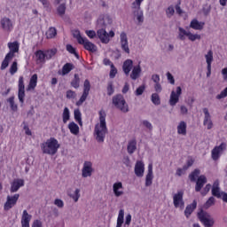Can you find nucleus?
<instances>
[{
	"label": "nucleus",
	"mask_w": 227,
	"mask_h": 227,
	"mask_svg": "<svg viewBox=\"0 0 227 227\" xmlns=\"http://www.w3.org/2000/svg\"><path fill=\"white\" fill-rule=\"evenodd\" d=\"M8 47L11 51V52H9V54L14 55L15 52H19V43L18 42L9 43Z\"/></svg>",
	"instance_id": "obj_37"
},
{
	"label": "nucleus",
	"mask_w": 227,
	"mask_h": 227,
	"mask_svg": "<svg viewBox=\"0 0 227 227\" xmlns=\"http://www.w3.org/2000/svg\"><path fill=\"white\" fill-rule=\"evenodd\" d=\"M213 205H215V198L210 197L205 203L204 207L205 208H210Z\"/></svg>",
	"instance_id": "obj_52"
},
{
	"label": "nucleus",
	"mask_w": 227,
	"mask_h": 227,
	"mask_svg": "<svg viewBox=\"0 0 227 227\" xmlns=\"http://www.w3.org/2000/svg\"><path fill=\"white\" fill-rule=\"evenodd\" d=\"M13 59V53H8L2 62L1 65V70H5V68H8V65H10V61Z\"/></svg>",
	"instance_id": "obj_30"
},
{
	"label": "nucleus",
	"mask_w": 227,
	"mask_h": 227,
	"mask_svg": "<svg viewBox=\"0 0 227 227\" xmlns=\"http://www.w3.org/2000/svg\"><path fill=\"white\" fill-rule=\"evenodd\" d=\"M173 203L175 208H181V210H184V207H185V202L184 201L183 191H178L173 195Z\"/></svg>",
	"instance_id": "obj_8"
},
{
	"label": "nucleus",
	"mask_w": 227,
	"mask_h": 227,
	"mask_svg": "<svg viewBox=\"0 0 227 227\" xmlns=\"http://www.w3.org/2000/svg\"><path fill=\"white\" fill-rule=\"evenodd\" d=\"M18 86L19 90H26V86L24 85V76H20Z\"/></svg>",
	"instance_id": "obj_62"
},
{
	"label": "nucleus",
	"mask_w": 227,
	"mask_h": 227,
	"mask_svg": "<svg viewBox=\"0 0 227 227\" xmlns=\"http://www.w3.org/2000/svg\"><path fill=\"white\" fill-rule=\"evenodd\" d=\"M19 198H20V195L18 193L14 194L13 196H7V200L4 204V210H10V208H13V207L17 205Z\"/></svg>",
	"instance_id": "obj_11"
},
{
	"label": "nucleus",
	"mask_w": 227,
	"mask_h": 227,
	"mask_svg": "<svg viewBox=\"0 0 227 227\" xmlns=\"http://www.w3.org/2000/svg\"><path fill=\"white\" fill-rule=\"evenodd\" d=\"M71 86L75 90L81 86V78L77 74H74V79L71 81Z\"/></svg>",
	"instance_id": "obj_35"
},
{
	"label": "nucleus",
	"mask_w": 227,
	"mask_h": 227,
	"mask_svg": "<svg viewBox=\"0 0 227 227\" xmlns=\"http://www.w3.org/2000/svg\"><path fill=\"white\" fill-rule=\"evenodd\" d=\"M127 150L129 155H132V153H134V152L137 150V142L136 141V139L130 140L128 143Z\"/></svg>",
	"instance_id": "obj_27"
},
{
	"label": "nucleus",
	"mask_w": 227,
	"mask_h": 227,
	"mask_svg": "<svg viewBox=\"0 0 227 227\" xmlns=\"http://www.w3.org/2000/svg\"><path fill=\"white\" fill-rule=\"evenodd\" d=\"M186 114H189V109L187 108V106L182 105L180 106V115L186 116Z\"/></svg>",
	"instance_id": "obj_58"
},
{
	"label": "nucleus",
	"mask_w": 227,
	"mask_h": 227,
	"mask_svg": "<svg viewBox=\"0 0 227 227\" xmlns=\"http://www.w3.org/2000/svg\"><path fill=\"white\" fill-rule=\"evenodd\" d=\"M139 75H141V66H135L131 71L130 78L136 81V79H138Z\"/></svg>",
	"instance_id": "obj_29"
},
{
	"label": "nucleus",
	"mask_w": 227,
	"mask_h": 227,
	"mask_svg": "<svg viewBox=\"0 0 227 227\" xmlns=\"http://www.w3.org/2000/svg\"><path fill=\"white\" fill-rule=\"evenodd\" d=\"M0 25L2 29H4L6 33H10L11 31L13 30V21L10 20V18H3L0 20Z\"/></svg>",
	"instance_id": "obj_12"
},
{
	"label": "nucleus",
	"mask_w": 227,
	"mask_h": 227,
	"mask_svg": "<svg viewBox=\"0 0 227 227\" xmlns=\"http://www.w3.org/2000/svg\"><path fill=\"white\" fill-rule=\"evenodd\" d=\"M180 95H182V87H176V91L172 90L170 94V98H169V105L172 107H175L176 104H178L180 100Z\"/></svg>",
	"instance_id": "obj_9"
},
{
	"label": "nucleus",
	"mask_w": 227,
	"mask_h": 227,
	"mask_svg": "<svg viewBox=\"0 0 227 227\" xmlns=\"http://www.w3.org/2000/svg\"><path fill=\"white\" fill-rule=\"evenodd\" d=\"M38 82V74H35L32 75L30 78L28 86H27V90H35L36 88V84Z\"/></svg>",
	"instance_id": "obj_28"
},
{
	"label": "nucleus",
	"mask_w": 227,
	"mask_h": 227,
	"mask_svg": "<svg viewBox=\"0 0 227 227\" xmlns=\"http://www.w3.org/2000/svg\"><path fill=\"white\" fill-rule=\"evenodd\" d=\"M123 217H125V210L121 209L119 211L116 227H121L122 226V224H123Z\"/></svg>",
	"instance_id": "obj_39"
},
{
	"label": "nucleus",
	"mask_w": 227,
	"mask_h": 227,
	"mask_svg": "<svg viewBox=\"0 0 227 227\" xmlns=\"http://www.w3.org/2000/svg\"><path fill=\"white\" fill-rule=\"evenodd\" d=\"M90 90H91V83H90L89 80H85L83 83V93H90Z\"/></svg>",
	"instance_id": "obj_53"
},
{
	"label": "nucleus",
	"mask_w": 227,
	"mask_h": 227,
	"mask_svg": "<svg viewBox=\"0 0 227 227\" xmlns=\"http://www.w3.org/2000/svg\"><path fill=\"white\" fill-rule=\"evenodd\" d=\"M143 93H145V85L139 86L135 91L137 97L143 95Z\"/></svg>",
	"instance_id": "obj_60"
},
{
	"label": "nucleus",
	"mask_w": 227,
	"mask_h": 227,
	"mask_svg": "<svg viewBox=\"0 0 227 227\" xmlns=\"http://www.w3.org/2000/svg\"><path fill=\"white\" fill-rule=\"evenodd\" d=\"M207 184V176L201 175L197 178L195 191L196 192H200L201 189H203V185Z\"/></svg>",
	"instance_id": "obj_18"
},
{
	"label": "nucleus",
	"mask_w": 227,
	"mask_h": 227,
	"mask_svg": "<svg viewBox=\"0 0 227 227\" xmlns=\"http://www.w3.org/2000/svg\"><path fill=\"white\" fill-rule=\"evenodd\" d=\"M203 113H204L203 125L207 127V130H210V129L214 127V123L212 122V116L210 115V112H208V108H203Z\"/></svg>",
	"instance_id": "obj_14"
},
{
	"label": "nucleus",
	"mask_w": 227,
	"mask_h": 227,
	"mask_svg": "<svg viewBox=\"0 0 227 227\" xmlns=\"http://www.w3.org/2000/svg\"><path fill=\"white\" fill-rule=\"evenodd\" d=\"M153 182V174L147 173L145 176V187H150Z\"/></svg>",
	"instance_id": "obj_47"
},
{
	"label": "nucleus",
	"mask_w": 227,
	"mask_h": 227,
	"mask_svg": "<svg viewBox=\"0 0 227 227\" xmlns=\"http://www.w3.org/2000/svg\"><path fill=\"white\" fill-rule=\"evenodd\" d=\"M145 0H135L131 4V10L133 12L134 17H137V22L143 24L145 22V16L143 15V11L141 10V3Z\"/></svg>",
	"instance_id": "obj_4"
},
{
	"label": "nucleus",
	"mask_w": 227,
	"mask_h": 227,
	"mask_svg": "<svg viewBox=\"0 0 227 227\" xmlns=\"http://www.w3.org/2000/svg\"><path fill=\"white\" fill-rule=\"evenodd\" d=\"M210 189H212V185L210 184H207L205 188L203 189V191L200 192V194L202 196H207V194H208V192H210Z\"/></svg>",
	"instance_id": "obj_59"
},
{
	"label": "nucleus",
	"mask_w": 227,
	"mask_h": 227,
	"mask_svg": "<svg viewBox=\"0 0 227 227\" xmlns=\"http://www.w3.org/2000/svg\"><path fill=\"white\" fill-rule=\"evenodd\" d=\"M17 70H19V68L17 67V62L14 61L10 67L11 75L17 74Z\"/></svg>",
	"instance_id": "obj_56"
},
{
	"label": "nucleus",
	"mask_w": 227,
	"mask_h": 227,
	"mask_svg": "<svg viewBox=\"0 0 227 227\" xmlns=\"http://www.w3.org/2000/svg\"><path fill=\"white\" fill-rule=\"evenodd\" d=\"M60 146L58 139L54 137H51L47 139L46 142L41 144L42 152L43 153H46V155H56Z\"/></svg>",
	"instance_id": "obj_2"
},
{
	"label": "nucleus",
	"mask_w": 227,
	"mask_h": 227,
	"mask_svg": "<svg viewBox=\"0 0 227 227\" xmlns=\"http://www.w3.org/2000/svg\"><path fill=\"white\" fill-rule=\"evenodd\" d=\"M166 15L168 19H171V17L175 15V8L173 6L168 7V9L166 10Z\"/></svg>",
	"instance_id": "obj_55"
},
{
	"label": "nucleus",
	"mask_w": 227,
	"mask_h": 227,
	"mask_svg": "<svg viewBox=\"0 0 227 227\" xmlns=\"http://www.w3.org/2000/svg\"><path fill=\"white\" fill-rule=\"evenodd\" d=\"M185 36H189V31L185 30L182 27H179L177 39L184 42L185 40Z\"/></svg>",
	"instance_id": "obj_31"
},
{
	"label": "nucleus",
	"mask_w": 227,
	"mask_h": 227,
	"mask_svg": "<svg viewBox=\"0 0 227 227\" xmlns=\"http://www.w3.org/2000/svg\"><path fill=\"white\" fill-rule=\"evenodd\" d=\"M196 207H198V202L196 200H193L192 204L188 205L184 210L185 217L189 218L191 214L196 210Z\"/></svg>",
	"instance_id": "obj_25"
},
{
	"label": "nucleus",
	"mask_w": 227,
	"mask_h": 227,
	"mask_svg": "<svg viewBox=\"0 0 227 227\" xmlns=\"http://www.w3.org/2000/svg\"><path fill=\"white\" fill-rule=\"evenodd\" d=\"M68 129L74 136H77L79 134V125H77L75 122H70L68 124Z\"/></svg>",
	"instance_id": "obj_34"
},
{
	"label": "nucleus",
	"mask_w": 227,
	"mask_h": 227,
	"mask_svg": "<svg viewBox=\"0 0 227 227\" xmlns=\"http://www.w3.org/2000/svg\"><path fill=\"white\" fill-rule=\"evenodd\" d=\"M120 45L123 52L130 54V48H129V37H127V33L125 32H121L120 35Z\"/></svg>",
	"instance_id": "obj_10"
},
{
	"label": "nucleus",
	"mask_w": 227,
	"mask_h": 227,
	"mask_svg": "<svg viewBox=\"0 0 227 227\" xmlns=\"http://www.w3.org/2000/svg\"><path fill=\"white\" fill-rule=\"evenodd\" d=\"M116 74H118V69L114 67V65H112L111 70H110V78L114 79L116 77Z\"/></svg>",
	"instance_id": "obj_57"
},
{
	"label": "nucleus",
	"mask_w": 227,
	"mask_h": 227,
	"mask_svg": "<svg viewBox=\"0 0 227 227\" xmlns=\"http://www.w3.org/2000/svg\"><path fill=\"white\" fill-rule=\"evenodd\" d=\"M67 51L70 52V54H74L75 58L79 59V54L75 51V48L72 46V44H67Z\"/></svg>",
	"instance_id": "obj_50"
},
{
	"label": "nucleus",
	"mask_w": 227,
	"mask_h": 227,
	"mask_svg": "<svg viewBox=\"0 0 227 227\" xmlns=\"http://www.w3.org/2000/svg\"><path fill=\"white\" fill-rule=\"evenodd\" d=\"M73 68H74V64H72V63L65 64L62 67L61 75H67V74H70V72H72Z\"/></svg>",
	"instance_id": "obj_36"
},
{
	"label": "nucleus",
	"mask_w": 227,
	"mask_h": 227,
	"mask_svg": "<svg viewBox=\"0 0 227 227\" xmlns=\"http://www.w3.org/2000/svg\"><path fill=\"white\" fill-rule=\"evenodd\" d=\"M198 217L205 227H214L215 220L208 213H199Z\"/></svg>",
	"instance_id": "obj_7"
},
{
	"label": "nucleus",
	"mask_w": 227,
	"mask_h": 227,
	"mask_svg": "<svg viewBox=\"0 0 227 227\" xmlns=\"http://www.w3.org/2000/svg\"><path fill=\"white\" fill-rule=\"evenodd\" d=\"M57 52H58L57 49H51V50L46 51L44 52L46 59H52V58H54V56H56Z\"/></svg>",
	"instance_id": "obj_42"
},
{
	"label": "nucleus",
	"mask_w": 227,
	"mask_h": 227,
	"mask_svg": "<svg viewBox=\"0 0 227 227\" xmlns=\"http://www.w3.org/2000/svg\"><path fill=\"white\" fill-rule=\"evenodd\" d=\"M73 36L77 40L80 45H83L86 51H89L90 52H97V46L90 42L88 38L81 36V31L74 30Z\"/></svg>",
	"instance_id": "obj_3"
},
{
	"label": "nucleus",
	"mask_w": 227,
	"mask_h": 227,
	"mask_svg": "<svg viewBox=\"0 0 227 227\" xmlns=\"http://www.w3.org/2000/svg\"><path fill=\"white\" fill-rule=\"evenodd\" d=\"M20 187H24V180L14 179L11 184V192H17V191H19Z\"/></svg>",
	"instance_id": "obj_17"
},
{
	"label": "nucleus",
	"mask_w": 227,
	"mask_h": 227,
	"mask_svg": "<svg viewBox=\"0 0 227 227\" xmlns=\"http://www.w3.org/2000/svg\"><path fill=\"white\" fill-rule=\"evenodd\" d=\"M67 12V5L65 4H61L57 8V13L59 17H63Z\"/></svg>",
	"instance_id": "obj_43"
},
{
	"label": "nucleus",
	"mask_w": 227,
	"mask_h": 227,
	"mask_svg": "<svg viewBox=\"0 0 227 227\" xmlns=\"http://www.w3.org/2000/svg\"><path fill=\"white\" fill-rule=\"evenodd\" d=\"M114 93V87H113V82H109L107 86V95L111 97Z\"/></svg>",
	"instance_id": "obj_63"
},
{
	"label": "nucleus",
	"mask_w": 227,
	"mask_h": 227,
	"mask_svg": "<svg viewBox=\"0 0 227 227\" xmlns=\"http://www.w3.org/2000/svg\"><path fill=\"white\" fill-rule=\"evenodd\" d=\"M135 175L142 177L145 175V163L143 161H137L135 165Z\"/></svg>",
	"instance_id": "obj_19"
},
{
	"label": "nucleus",
	"mask_w": 227,
	"mask_h": 227,
	"mask_svg": "<svg viewBox=\"0 0 227 227\" xmlns=\"http://www.w3.org/2000/svg\"><path fill=\"white\" fill-rule=\"evenodd\" d=\"M201 171L200 169H194V171H192L190 175H189V178L191 180V182H196L197 178H200V175Z\"/></svg>",
	"instance_id": "obj_40"
},
{
	"label": "nucleus",
	"mask_w": 227,
	"mask_h": 227,
	"mask_svg": "<svg viewBox=\"0 0 227 227\" xmlns=\"http://www.w3.org/2000/svg\"><path fill=\"white\" fill-rule=\"evenodd\" d=\"M26 97V90L25 89L19 90L18 92V98L21 104H24V98Z\"/></svg>",
	"instance_id": "obj_49"
},
{
	"label": "nucleus",
	"mask_w": 227,
	"mask_h": 227,
	"mask_svg": "<svg viewBox=\"0 0 227 227\" xmlns=\"http://www.w3.org/2000/svg\"><path fill=\"white\" fill-rule=\"evenodd\" d=\"M88 95H90V93L83 92L80 99L76 102V106H82V104L86 102V99L88 98Z\"/></svg>",
	"instance_id": "obj_48"
},
{
	"label": "nucleus",
	"mask_w": 227,
	"mask_h": 227,
	"mask_svg": "<svg viewBox=\"0 0 227 227\" xmlns=\"http://www.w3.org/2000/svg\"><path fill=\"white\" fill-rule=\"evenodd\" d=\"M67 98H75V91L74 90H67Z\"/></svg>",
	"instance_id": "obj_64"
},
{
	"label": "nucleus",
	"mask_w": 227,
	"mask_h": 227,
	"mask_svg": "<svg viewBox=\"0 0 227 227\" xmlns=\"http://www.w3.org/2000/svg\"><path fill=\"white\" fill-rule=\"evenodd\" d=\"M31 215L27 213V210H24L21 216V226L29 227V223L31 222Z\"/></svg>",
	"instance_id": "obj_20"
},
{
	"label": "nucleus",
	"mask_w": 227,
	"mask_h": 227,
	"mask_svg": "<svg viewBox=\"0 0 227 227\" xmlns=\"http://www.w3.org/2000/svg\"><path fill=\"white\" fill-rule=\"evenodd\" d=\"M226 150L227 144L225 142H222L219 145H215L211 151V159L214 160H219V159H221V155H223Z\"/></svg>",
	"instance_id": "obj_6"
},
{
	"label": "nucleus",
	"mask_w": 227,
	"mask_h": 227,
	"mask_svg": "<svg viewBox=\"0 0 227 227\" xmlns=\"http://www.w3.org/2000/svg\"><path fill=\"white\" fill-rule=\"evenodd\" d=\"M151 100L154 106H160V97L158 93H153L151 97Z\"/></svg>",
	"instance_id": "obj_44"
},
{
	"label": "nucleus",
	"mask_w": 227,
	"mask_h": 227,
	"mask_svg": "<svg viewBox=\"0 0 227 227\" xmlns=\"http://www.w3.org/2000/svg\"><path fill=\"white\" fill-rule=\"evenodd\" d=\"M142 124L144 125V127H145V129H148V130H153V126L151 124L150 121L145 120L142 121Z\"/></svg>",
	"instance_id": "obj_61"
},
{
	"label": "nucleus",
	"mask_w": 227,
	"mask_h": 227,
	"mask_svg": "<svg viewBox=\"0 0 227 227\" xmlns=\"http://www.w3.org/2000/svg\"><path fill=\"white\" fill-rule=\"evenodd\" d=\"M113 104L119 111H121V113H129V105L122 95L118 94L114 96L113 98Z\"/></svg>",
	"instance_id": "obj_5"
},
{
	"label": "nucleus",
	"mask_w": 227,
	"mask_h": 227,
	"mask_svg": "<svg viewBox=\"0 0 227 227\" xmlns=\"http://www.w3.org/2000/svg\"><path fill=\"white\" fill-rule=\"evenodd\" d=\"M68 196L74 201V203H77V201H79V198H81V190L77 188L73 193L68 192Z\"/></svg>",
	"instance_id": "obj_33"
},
{
	"label": "nucleus",
	"mask_w": 227,
	"mask_h": 227,
	"mask_svg": "<svg viewBox=\"0 0 227 227\" xmlns=\"http://www.w3.org/2000/svg\"><path fill=\"white\" fill-rule=\"evenodd\" d=\"M211 192L215 198H222L223 192H221V188H219V182L215 181L214 183Z\"/></svg>",
	"instance_id": "obj_26"
},
{
	"label": "nucleus",
	"mask_w": 227,
	"mask_h": 227,
	"mask_svg": "<svg viewBox=\"0 0 227 227\" xmlns=\"http://www.w3.org/2000/svg\"><path fill=\"white\" fill-rule=\"evenodd\" d=\"M35 61L37 65H43V63H45V52H43V51L42 50H38L37 51H35Z\"/></svg>",
	"instance_id": "obj_23"
},
{
	"label": "nucleus",
	"mask_w": 227,
	"mask_h": 227,
	"mask_svg": "<svg viewBox=\"0 0 227 227\" xmlns=\"http://www.w3.org/2000/svg\"><path fill=\"white\" fill-rule=\"evenodd\" d=\"M113 191L115 198H120L123 196L125 192H123V184L121 182H116L113 184Z\"/></svg>",
	"instance_id": "obj_15"
},
{
	"label": "nucleus",
	"mask_w": 227,
	"mask_h": 227,
	"mask_svg": "<svg viewBox=\"0 0 227 227\" xmlns=\"http://www.w3.org/2000/svg\"><path fill=\"white\" fill-rule=\"evenodd\" d=\"M205 59L207 67H212V63L214 61V51L209 50L205 55Z\"/></svg>",
	"instance_id": "obj_32"
},
{
	"label": "nucleus",
	"mask_w": 227,
	"mask_h": 227,
	"mask_svg": "<svg viewBox=\"0 0 227 227\" xmlns=\"http://www.w3.org/2000/svg\"><path fill=\"white\" fill-rule=\"evenodd\" d=\"M190 27H192V29H195L196 31H201V29L205 27V22L199 21L198 20L194 19L191 21Z\"/></svg>",
	"instance_id": "obj_21"
},
{
	"label": "nucleus",
	"mask_w": 227,
	"mask_h": 227,
	"mask_svg": "<svg viewBox=\"0 0 227 227\" xmlns=\"http://www.w3.org/2000/svg\"><path fill=\"white\" fill-rule=\"evenodd\" d=\"M227 97V87L223 90L220 94L216 95V99L217 100H223V98H226Z\"/></svg>",
	"instance_id": "obj_54"
},
{
	"label": "nucleus",
	"mask_w": 227,
	"mask_h": 227,
	"mask_svg": "<svg viewBox=\"0 0 227 227\" xmlns=\"http://www.w3.org/2000/svg\"><path fill=\"white\" fill-rule=\"evenodd\" d=\"M62 118L64 123H67V121L70 120V110L68 109V107L64 108Z\"/></svg>",
	"instance_id": "obj_45"
},
{
	"label": "nucleus",
	"mask_w": 227,
	"mask_h": 227,
	"mask_svg": "<svg viewBox=\"0 0 227 227\" xmlns=\"http://www.w3.org/2000/svg\"><path fill=\"white\" fill-rule=\"evenodd\" d=\"M188 40L191 42H196V40H201V35L198 34L188 33Z\"/></svg>",
	"instance_id": "obj_46"
},
{
	"label": "nucleus",
	"mask_w": 227,
	"mask_h": 227,
	"mask_svg": "<svg viewBox=\"0 0 227 227\" xmlns=\"http://www.w3.org/2000/svg\"><path fill=\"white\" fill-rule=\"evenodd\" d=\"M134 67V62L132 59H127L124 61L122 65V70L126 75H129L130 74V70H132V67Z\"/></svg>",
	"instance_id": "obj_22"
},
{
	"label": "nucleus",
	"mask_w": 227,
	"mask_h": 227,
	"mask_svg": "<svg viewBox=\"0 0 227 227\" xmlns=\"http://www.w3.org/2000/svg\"><path fill=\"white\" fill-rule=\"evenodd\" d=\"M93 173V164L90 161H85L83 163V168L82 169V176L83 178H88L91 176Z\"/></svg>",
	"instance_id": "obj_13"
},
{
	"label": "nucleus",
	"mask_w": 227,
	"mask_h": 227,
	"mask_svg": "<svg viewBox=\"0 0 227 227\" xmlns=\"http://www.w3.org/2000/svg\"><path fill=\"white\" fill-rule=\"evenodd\" d=\"M56 35H58L56 27H51L46 31V38L48 39L55 38Z\"/></svg>",
	"instance_id": "obj_38"
},
{
	"label": "nucleus",
	"mask_w": 227,
	"mask_h": 227,
	"mask_svg": "<svg viewBox=\"0 0 227 227\" xmlns=\"http://www.w3.org/2000/svg\"><path fill=\"white\" fill-rule=\"evenodd\" d=\"M106 116V112L99 111V123L96 124L94 129V135L98 143H104V139H106V135L107 134Z\"/></svg>",
	"instance_id": "obj_1"
},
{
	"label": "nucleus",
	"mask_w": 227,
	"mask_h": 227,
	"mask_svg": "<svg viewBox=\"0 0 227 227\" xmlns=\"http://www.w3.org/2000/svg\"><path fill=\"white\" fill-rule=\"evenodd\" d=\"M74 120L79 123V125L82 126V114L80 109H76L74 112Z\"/></svg>",
	"instance_id": "obj_41"
},
{
	"label": "nucleus",
	"mask_w": 227,
	"mask_h": 227,
	"mask_svg": "<svg viewBox=\"0 0 227 227\" xmlns=\"http://www.w3.org/2000/svg\"><path fill=\"white\" fill-rule=\"evenodd\" d=\"M97 35H98L100 42H102V43H109V42H110L109 34H107L106 29H104V28L98 29L97 32Z\"/></svg>",
	"instance_id": "obj_16"
},
{
	"label": "nucleus",
	"mask_w": 227,
	"mask_h": 227,
	"mask_svg": "<svg viewBox=\"0 0 227 227\" xmlns=\"http://www.w3.org/2000/svg\"><path fill=\"white\" fill-rule=\"evenodd\" d=\"M177 134H179V136H187V122L181 121L178 123Z\"/></svg>",
	"instance_id": "obj_24"
},
{
	"label": "nucleus",
	"mask_w": 227,
	"mask_h": 227,
	"mask_svg": "<svg viewBox=\"0 0 227 227\" xmlns=\"http://www.w3.org/2000/svg\"><path fill=\"white\" fill-rule=\"evenodd\" d=\"M8 102H9V104H10V106H11V109L12 110V111H17V109H18V106H17V105L15 104V98H13V97H11V98H8Z\"/></svg>",
	"instance_id": "obj_51"
}]
</instances>
